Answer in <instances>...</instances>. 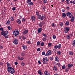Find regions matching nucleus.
I'll return each instance as SVG.
<instances>
[{
    "instance_id": "f257e3e1",
    "label": "nucleus",
    "mask_w": 75,
    "mask_h": 75,
    "mask_svg": "<svg viewBox=\"0 0 75 75\" xmlns=\"http://www.w3.org/2000/svg\"><path fill=\"white\" fill-rule=\"evenodd\" d=\"M7 71L11 73L12 74H13L15 72L14 69L10 67H9L7 68Z\"/></svg>"
},
{
    "instance_id": "f03ea898",
    "label": "nucleus",
    "mask_w": 75,
    "mask_h": 75,
    "mask_svg": "<svg viewBox=\"0 0 75 75\" xmlns=\"http://www.w3.org/2000/svg\"><path fill=\"white\" fill-rule=\"evenodd\" d=\"M8 31H2L1 32V34L3 36L5 37L6 35H7V34H8Z\"/></svg>"
},
{
    "instance_id": "7ed1b4c3",
    "label": "nucleus",
    "mask_w": 75,
    "mask_h": 75,
    "mask_svg": "<svg viewBox=\"0 0 75 75\" xmlns=\"http://www.w3.org/2000/svg\"><path fill=\"white\" fill-rule=\"evenodd\" d=\"M13 35L15 36H17L18 35V30H16L13 31Z\"/></svg>"
},
{
    "instance_id": "20e7f679",
    "label": "nucleus",
    "mask_w": 75,
    "mask_h": 75,
    "mask_svg": "<svg viewBox=\"0 0 75 75\" xmlns=\"http://www.w3.org/2000/svg\"><path fill=\"white\" fill-rule=\"evenodd\" d=\"M69 28L68 27H66L64 28V31L65 33H67L69 31Z\"/></svg>"
},
{
    "instance_id": "39448f33",
    "label": "nucleus",
    "mask_w": 75,
    "mask_h": 75,
    "mask_svg": "<svg viewBox=\"0 0 75 75\" xmlns=\"http://www.w3.org/2000/svg\"><path fill=\"white\" fill-rule=\"evenodd\" d=\"M54 48L56 49H60V48H61V45L59 44L58 45H56L54 46Z\"/></svg>"
},
{
    "instance_id": "423d86ee",
    "label": "nucleus",
    "mask_w": 75,
    "mask_h": 75,
    "mask_svg": "<svg viewBox=\"0 0 75 75\" xmlns=\"http://www.w3.org/2000/svg\"><path fill=\"white\" fill-rule=\"evenodd\" d=\"M52 52L51 51V50H48L47 51V52L46 53L45 56H47L48 55H50L51 54Z\"/></svg>"
},
{
    "instance_id": "0eeeda50",
    "label": "nucleus",
    "mask_w": 75,
    "mask_h": 75,
    "mask_svg": "<svg viewBox=\"0 0 75 75\" xmlns=\"http://www.w3.org/2000/svg\"><path fill=\"white\" fill-rule=\"evenodd\" d=\"M67 16H68L69 18H71V16H73V15L70 12H67L66 13Z\"/></svg>"
},
{
    "instance_id": "6e6552de",
    "label": "nucleus",
    "mask_w": 75,
    "mask_h": 75,
    "mask_svg": "<svg viewBox=\"0 0 75 75\" xmlns=\"http://www.w3.org/2000/svg\"><path fill=\"white\" fill-rule=\"evenodd\" d=\"M45 18V17L43 15L42 16L40 15L39 17H38V19H40V20H43Z\"/></svg>"
},
{
    "instance_id": "1a4fd4ad",
    "label": "nucleus",
    "mask_w": 75,
    "mask_h": 75,
    "mask_svg": "<svg viewBox=\"0 0 75 75\" xmlns=\"http://www.w3.org/2000/svg\"><path fill=\"white\" fill-rule=\"evenodd\" d=\"M27 3L29 4H30L31 6L33 5V2H31V0L27 1Z\"/></svg>"
},
{
    "instance_id": "9d476101",
    "label": "nucleus",
    "mask_w": 75,
    "mask_h": 75,
    "mask_svg": "<svg viewBox=\"0 0 75 75\" xmlns=\"http://www.w3.org/2000/svg\"><path fill=\"white\" fill-rule=\"evenodd\" d=\"M43 63V64H47V61H48V59H47L46 60H45V59H42Z\"/></svg>"
},
{
    "instance_id": "9b49d317",
    "label": "nucleus",
    "mask_w": 75,
    "mask_h": 75,
    "mask_svg": "<svg viewBox=\"0 0 75 75\" xmlns=\"http://www.w3.org/2000/svg\"><path fill=\"white\" fill-rule=\"evenodd\" d=\"M18 40L17 39H15L14 40H13V43L15 44H18Z\"/></svg>"
},
{
    "instance_id": "f8f14e48",
    "label": "nucleus",
    "mask_w": 75,
    "mask_h": 75,
    "mask_svg": "<svg viewBox=\"0 0 75 75\" xmlns=\"http://www.w3.org/2000/svg\"><path fill=\"white\" fill-rule=\"evenodd\" d=\"M38 33H41V31H42V28H38Z\"/></svg>"
},
{
    "instance_id": "ddd939ff",
    "label": "nucleus",
    "mask_w": 75,
    "mask_h": 75,
    "mask_svg": "<svg viewBox=\"0 0 75 75\" xmlns=\"http://www.w3.org/2000/svg\"><path fill=\"white\" fill-rule=\"evenodd\" d=\"M31 20H32V21H35V17L34 16H31Z\"/></svg>"
},
{
    "instance_id": "4468645a",
    "label": "nucleus",
    "mask_w": 75,
    "mask_h": 75,
    "mask_svg": "<svg viewBox=\"0 0 75 75\" xmlns=\"http://www.w3.org/2000/svg\"><path fill=\"white\" fill-rule=\"evenodd\" d=\"M71 22H74V21H75V18H74V16H71Z\"/></svg>"
},
{
    "instance_id": "2eb2a0df",
    "label": "nucleus",
    "mask_w": 75,
    "mask_h": 75,
    "mask_svg": "<svg viewBox=\"0 0 75 75\" xmlns=\"http://www.w3.org/2000/svg\"><path fill=\"white\" fill-rule=\"evenodd\" d=\"M44 74L45 75H50V73H48V71H45L44 73Z\"/></svg>"
},
{
    "instance_id": "dca6fc26",
    "label": "nucleus",
    "mask_w": 75,
    "mask_h": 75,
    "mask_svg": "<svg viewBox=\"0 0 75 75\" xmlns=\"http://www.w3.org/2000/svg\"><path fill=\"white\" fill-rule=\"evenodd\" d=\"M67 66L68 67H69V68H71V67H73V65L72 64H71H71H68Z\"/></svg>"
},
{
    "instance_id": "f3484780",
    "label": "nucleus",
    "mask_w": 75,
    "mask_h": 75,
    "mask_svg": "<svg viewBox=\"0 0 75 75\" xmlns=\"http://www.w3.org/2000/svg\"><path fill=\"white\" fill-rule=\"evenodd\" d=\"M39 27H42V26H43V24L42 23H40L38 24Z\"/></svg>"
},
{
    "instance_id": "a211bd4d",
    "label": "nucleus",
    "mask_w": 75,
    "mask_h": 75,
    "mask_svg": "<svg viewBox=\"0 0 75 75\" xmlns=\"http://www.w3.org/2000/svg\"><path fill=\"white\" fill-rule=\"evenodd\" d=\"M38 73L40 75H42V73L41 71V70H39L38 72Z\"/></svg>"
},
{
    "instance_id": "6ab92c4d",
    "label": "nucleus",
    "mask_w": 75,
    "mask_h": 75,
    "mask_svg": "<svg viewBox=\"0 0 75 75\" xmlns=\"http://www.w3.org/2000/svg\"><path fill=\"white\" fill-rule=\"evenodd\" d=\"M53 70H54V71H57V67H55V66H54V67L53 68Z\"/></svg>"
},
{
    "instance_id": "aec40b11",
    "label": "nucleus",
    "mask_w": 75,
    "mask_h": 75,
    "mask_svg": "<svg viewBox=\"0 0 75 75\" xmlns=\"http://www.w3.org/2000/svg\"><path fill=\"white\" fill-rule=\"evenodd\" d=\"M70 69V68H69V67L65 69V71L66 72H68V71H69V69Z\"/></svg>"
},
{
    "instance_id": "412c9836",
    "label": "nucleus",
    "mask_w": 75,
    "mask_h": 75,
    "mask_svg": "<svg viewBox=\"0 0 75 75\" xmlns=\"http://www.w3.org/2000/svg\"><path fill=\"white\" fill-rule=\"evenodd\" d=\"M62 17L63 18H65L66 17V14L65 13H62Z\"/></svg>"
},
{
    "instance_id": "4be33fe9",
    "label": "nucleus",
    "mask_w": 75,
    "mask_h": 75,
    "mask_svg": "<svg viewBox=\"0 0 75 75\" xmlns=\"http://www.w3.org/2000/svg\"><path fill=\"white\" fill-rule=\"evenodd\" d=\"M28 30H25L23 32V33L24 34H27V33H28Z\"/></svg>"
},
{
    "instance_id": "5701e85b",
    "label": "nucleus",
    "mask_w": 75,
    "mask_h": 75,
    "mask_svg": "<svg viewBox=\"0 0 75 75\" xmlns=\"http://www.w3.org/2000/svg\"><path fill=\"white\" fill-rule=\"evenodd\" d=\"M65 25L67 26V25H68L69 24V21H67L65 23Z\"/></svg>"
},
{
    "instance_id": "b1692460",
    "label": "nucleus",
    "mask_w": 75,
    "mask_h": 75,
    "mask_svg": "<svg viewBox=\"0 0 75 75\" xmlns=\"http://www.w3.org/2000/svg\"><path fill=\"white\" fill-rule=\"evenodd\" d=\"M17 22L18 23V24H21V21L19 19H18L17 21Z\"/></svg>"
},
{
    "instance_id": "393cba45",
    "label": "nucleus",
    "mask_w": 75,
    "mask_h": 75,
    "mask_svg": "<svg viewBox=\"0 0 75 75\" xmlns=\"http://www.w3.org/2000/svg\"><path fill=\"white\" fill-rule=\"evenodd\" d=\"M55 60L56 61H57V62H59V60H58V57H56L55 58Z\"/></svg>"
},
{
    "instance_id": "a878e982",
    "label": "nucleus",
    "mask_w": 75,
    "mask_h": 75,
    "mask_svg": "<svg viewBox=\"0 0 75 75\" xmlns=\"http://www.w3.org/2000/svg\"><path fill=\"white\" fill-rule=\"evenodd\" d=\"M69 54L70 55H73V52L72 51H69Z\"/></svg>"
},
{
    "instance_id": "bb28decb",
    "label": "nucleus",
    "mask_w": 75,
    "mask_h": 75,
    "mask_svg": "<svg viewBox=\"0 0 75 75\" xmlns=\"http://www.w3.org/2000/svg\"><path fill=\"white\" fill-rule=\"evenodd\" d=\"M23 50H26L27 49V46H22Z\"/></svg>"
},
{
    "instance_id": "cd10ccee",
    "label": "nucleus",
    "mask_w": 75,
    "mask_h": 75,
    "mask_svg": "<svg viewBox=\"0 0 75 75\" xmlns=\"http://www.w3.org/2000/svg\"><path fill=\"white\" fill-rule=\"evenodd\" d=\"M72 45L74 47H75V40H74L73 41V43H72Z\"/></svg>"
},
{
    "instance_id": "c85d7f7f",
    "label": "nucleus",
    "mask_w": 75,
    "mask_h": 75,
    "mask_svg": "<svg viewBox=\"0 0 75 75\" xmlns=\"http://www.w3.org/2000/svg\"><path fill=\"white\" fill-rule=\"evenodd\" d=\"M66 37L68 39H70V38H71V36L69 35H67Z\"/></svg>"
},
{
    "instance_id": "c756f323",
    "label": "nucleus",
    "mask_w": 75,
    "mask_h": 75,
    "mask_svg": "<svg viewBox=\"0 0 75 75\" xmlns=\"http://www.w3.org/2000/svg\"><path fill=\"white\" fill-rule=\"evenodd\" d=\"M40 44H41V43H40V42L39 41H38L37 42V45H40Z\"/></svg>"
},
{
    "instance_id": "7c9ffc66",
    "label": "nucleus",
    "mask_w": 75,
    "mask_h": 75,
    "mask_svg": "<svg viewBox=\"0 0 75 75\" xmlns=\"http://www.w3.org/2000/svg\"><path fill=\"white\" fill-rule=\"evenodd\" d=\"M10 23V21H8L6 22L7 24H9Z\"/></svg>"
},
{
    "instance_id": "2f4dec72",
    "label": "nucleus",
    "mask_w": 75,
    "mask_h": 75,
    "mask_svg": "<svg viewBox=\"0 0 75 75\" xmlns=\"http://www.w3.org/2000/svg\"><path fill=\"white\" fill-rule=\"evenodd\" d=\"M52 45V43H49L48 44V47H51Z\"/></svg>"
},
{
    "instance_id": "473e14b6",
    "label": "nucleus",
    "mask_w": 75,
    "mask_h": 75,
    "mask_svg": "<svg viewBox=\"0 0 75 75\" xmlns=\"http://www.w3.org/2000/svg\"><path fill=\"white\" fill-rule=\"evenodd\" d=\"M57 54H58V55H61V52L60 51H58L57 52Z\"/></svg>"
},
{
    "instance_id": "72a5a7b5",
    "label": "nucleus",
    "mask_w": 75,
    "mask_h": 75,
    "mask_svg": "<svg viewBox=\"0 0 75 75\" xmlns=\"http://www.w3.org/2000/svg\"><path fill=\"white\" fill-rule=\"evenodd\" d=\"M65 68V65H63L62 66V69H64Z\"/></svg>"
},
{
    "instance_id": "f704fd0d",
    "label": "nucleus",
    "mask_w": 75,
    "mask_h": 75,
    "mask_svg": "<svg viewBox=\"0 0 75 75\" xmlns=\"http://www.w3.org/2000/svg\"><path fill=\"white\" fill-rule=\"evenodd\" d=\"M11 21H13L14 20V18L13 17H12L11 18Z\"/></svg>"
},
{
    "instance_id": "c9c22d12",
    "label": "nucleus",
    "mask_w": 75,
    "mask_h": 75,
    "mask_svg": "<svg viewBox=\"0 0 75 75\" xmlns=\"http://www.w3.org/2000/svg\"><path fill=\"white\" fill-rule=\"evenodd\" d=\"M47 34H46L42 33V35L45 37H47Z\"/></svg>"
},
{
    "instance_id": "e433bc0d",
    "label": "nucleus",
    "mask_w": 75,
    "mask_h": 75,
    "mask_svg": "<svg viewBox=\"0 0 75 75\" xmlns=\"http://www.w3.org/2000/svg\"><path fill=\"white\" fill-rule=\"evenodd\" d=\"M36 15L37 16H39V17H40V14H39V12H36Z\"/></svg>"
},
{
    "instance_id": "4c0bfd02",
    "label": "nucleus",
    "mask_w": 75,
    "mask_h": 75,
    "mask_svg": "<svg viewBox=\"0 0 75 75\" xmlns=\"http://www.w3.org/2000/svg\"><path fill=\"white\" fill-rule=\"evenodd\" d=\"M41 46H42H42H44V43L43 42H42L41 43Z\"/></svg>"
},
{
    "instance_id": "58836bf2",
    "label": "nucleus",
    "mask_w": 75,
    "mask_h": 75,
    "mask_svg": "<svg viewBox=\"0 0 75 75\" xmlns=\"http://www.w3.org/2000/svg\"><path fill=\"white\" fill-rule=\"evenodd\" d=\"M59 25H60V26H61V27H62V25H63V23L62 22L60 23H59Z\"/></svg>"
},
{
    "instance_id": "ea45409f",
    "label": "nucleus",
    "mask_w": 75,
    "mask_h": 75,
    "mask_svg": "<svg viewBox=\"0 0 75 75\" xmlns=\"http://www.w3.org/2000/svg\"><path fill=\"white\" fill-rule=\"evenodd\" d=\"M27 44H30L31 43L30 40L27 41Z\"/></svg>"
},
{
    "instance_id": "a19ab883",
    "label": "nucleus",
    "mask_w": 75,
    "mask_h": 75,
    "mask_svg": "<svg viewBox=\"0 0 75 75\" xmlns=\"http://www.w3.org/2000/svg\"><path fill=\"white\" fill-rule=\"evenodd\" d=\"M53 58H53V57H51L50 58V60H51V61H52V60H53Z\"/></svg>"
},
{
    "instance_id": "79ce46f5",
    "label": "nucleus",
    "mask_w": 75,
    "mask_h": 75,
    "mask_svg": "<svg viewBox=\"0 0 75 75\" xmlns=\"http://www.w3.org/2000/svg\"><path fill=\"white\" fill-rule=\"evenodd\" d=\"M42 40L43 41H46V38H43Z\"/></svg>"
},
{
    "instance_id": "37998d69",
    "label": "nucleus",
    "mask_w": 75,
    "mask_h": 75,
    "mask_svg": "<svg viewBox=\"0 0 75 75\" xmlns=\"http://www.w3.org/2000/svg\"><path fill=\"white\" fill-rule=\"evenodd\" d=\"M21 55L22 56H24L25 55V53H22L21 54Z\"/></svg>"
},
{
    "instance_id": "c03bdc74",
    "label": "nucleus",
    "mask_w": 75,
    "mask_h": 75,
    "mask_svg": "<svg viewBox=\"0 0 75 75\" xmlns=\"http://www.w3.org/2000/svg\"><path fill=\"white\" fill-rule=\"evenodd\" d=\"M0 30L2 31H4V30H3V28H0Z\"/></svg>"
},
{
    "instance_id": "a18cd8bd",
    "label": "nucleus",
    "mask_w": 75,
    "mask_h": 75,
    "mask_svg": "<svg viewBox=\"0 0 75 75\" xmlns=\"http://www.w3.org/2000/svg\"><path fill=\"white\" fill-rule=\"evenodd\" d=\"M45 52H42V55H45Z\"/></svg>"
},
{
    "instance_id": "49530a36",
    "label": "nucleus",
    "mask_w": 75,
    "mask_h": 75,
    "mask_svg": "<svg viewBox=\"0 0 75 75\" xmlns=\"http://www.w3.org/2000/svg\"><path fill=\"white\" fill-rule=\"evenodd\" d=\"M22 38H23V40H25V39H26V38L24 36H22Z\"/></svg>"
},
{
    "instance_id": "de8ad7c7",
    "label": "nucleus",
    "mask_w": 75,
    "mask_h": 75,
    "mask_svg": "<svg viewBox=\"0 0 75 75\" xmlns=\"http://www.w3.org/2000/svg\"><path fill=\"white\" fill-rule=\"evenodd\" d=\"M15 10H16V7H14L12 8V10H13V11H14Z\"/></svg>"
},
{
    "instance_id": "09e8293b",
    "label": "nucleus",
    "mask_w": 75,
    "mask_h": 75,
    "mask_svg": "<svg viewBox=\"0 0 75 75\" xmlns=\"http://www.w3.org/2000/svg\"><path fill=\"white\" fill-rule=\"evenodd\" d=\"M43 2L44 3H47V0H43Z\"/></svg>"
},
{
    "instance_id": "8fccbe9b",
    "label": "nucleus",
    "mask_w": 75,
    "mask_h": 75,
    "mask_svg": "<svg viewBox=\"0 0 75 75\" xmlns=\"http://www.w3.org/2000/svg\"><path fill=\"white\" fill-rule=\"evenodd\" d=\"M21 64L22 66H24L25 65L24 63H23V62L21 63Z\"/></svg>"
},
{
    "instance_id": "3c124183",
    "label": "nucleus",
    "mask_w": 75,
    "mask_h": 75,
    "mask_svg": "<svg viewBox=\"0 0 75 75\" xmlns=\"http://www.w3.org/2000/svg\"><path fill=\"white\" fill-rule=\"evenodd\" d=\"M53 38L54 39L56 38V36L55 35H53Z\"/></svg>"
},
{
    "instance_id": "603ef678",
    "label": "nucleus",
    "mask_w": 75,
    "mask_h": 75,
    "mask_svg": "<svg viewBox=\"0 0 75 75\" xmlns=\"http://www.w3.org/2000/svg\"><path fill=\"white\" fill-rule=\"evenodd\" d=\"M41 50V49L40 48H38L37 49V51H40Z\"/></svg>"
},
{
    "instance_id": "864d4df0",
    "label": "nucleus",
    "mask_w": 75,
    "mask_h": 75,
    "mask_svg": "<svg viewBox=\"0 0 75 75\" xmlns=\"http://www.w3.org/2000/svg\"><path fill=\"white\" fill-rule=\"evenodd\" d=\"M38 62L39 64H41V61H38Z\"/></svg>"
},
{
    "instance_id": "5fc2aeb1",
    "label": "nucleus",
    "mask_w": 75,
    "mask_h": 75,
    "mask_svg": "<svg viewBox=\"0 0 75 75\" xmlns=\"http://www.w3.org/2000/svg\"><path fill=\"white\" fill-rule=\"evenodd\" d=\"M8 30H11V28H10V26H8Z\"/></svg>"
},
{
    "instance_id": "6e6d98bb",
    "label": "nucleus",
    "mask_w": 75,
    "mask_h": 75,
    "mask_svg": "<svg viewBox=\"0 0 75 75\" xmlns=\"http://www.w3.org/2000/svg\"><path fill=\"white\" fill-rule=\"evenodd\" d=\"M15 64L16 65H17V64H18V62H15Z\"/></svg>"
},
{
    "instance_id": "4d7b16f0",
    "label": "nucleus",
    "mask_w": 75,
    "mask_h": 75,
    "mask_svg": "<svg viewBox=\"0 0 75 75\" xmlns=\"http://www.w3.org/2000/svg\"><path fill=\"white\" fill-rule=\"evenodd\" d=\"M18 58L19 60H21V58H20V57H18Z\"/></svg>"
},
{
    "instance_id": "13d9d810",
    "label": "nucleus",
    "mask_w": 75,
    "mask_h": 75,
    "mask_svg": "<svg viewBox=\"0 0 75 75\" xmlns=\"http://www.w3.org/2000/svg\"><path fill=\"white\" fill-rule=\"evenodd\" d=\"M66 9H67V10H69V6H67L66 8Z\"/></svg>"
},
{
    "instance_id": "bf43d9fd",
    "label": "nucleus",
    "mask_w": 75,
    "mask_h": 75,
    "mask_svg": "<svg viewBox=\"0 0 75 75\" xmlns=\"http://www.w3.org/2000/svg\"><path fill=\"white\" fill-rule=\"evenodd\" d=\"M25 21V19L24 18H23L22 21Z\"/></svg>"
},
{
    "instance_id": "052dcab7",
    "label": "nucleus",
    "mask_w": 75,
    "mask_h": 75,
    "mask_svg": "<svg viewBox=\"0 0 75 75\" xmlns=\"http://www.w3.org/2000/svg\"><path fill=\"white\" fill-rule=\"evenodd\" d=\"M69 35H70V37H71H71L73 36V35H72V34H70Z\"/></svg>"
},
{
    "instance_id": "680f3d73",
    "label": "nucleus",
    "mask_w": 75,
    "mask_h": 75,
    "mask_svg": "<svg viewBox=\"0 0 75 75\" xmlns=\"http://www.w3.org/2000/svg\"><path fill=\"white\" fill-rule=\"evenodd\" d=\"M52 27H54V23H53L52 24Z\"/></svg>"
},
{
    "instance_id": "e2e57ef3",
    "label": "nucleus",
    "mask_w": 75,
    "mask_h": 75,
    "mask_svg": "<svg viewBox=\"0 0 75 75\" xmlns=\"http://www.w3.org/2000/svg\"><path fill=\"white\" fill-rule=\"evenodd\" d=\"M66 2H67V4H69V2L68 1H66Z\"/></svg>"
},
{
    "instance_id": "0e129e2a",
    "label": "nucleus",
    "mask_w": 75,
    "mask_h": 75,
    "mask_svg": "<svg viewBox=\"0 0 75 75\" xmlns=\"http://www.w3.org/2000/svg\"><path fill=\"white\" fill-rule=\"evenodd\" d=\"M6 64H7V66H9V63H8V62H7L6 63Z\"/></svg>"
},
{
    "instance_id": "69168bd1",
    "label": "nucleus",
    "mask_w": 75,
    "mask_h": 75,
    "mask_svg": "<svg viewBox=\"0 0 75 75\" xmlns=\"http://www.w3.org/2000/svg\"><path fill=\"white\" fill-rule=\"evenodd\" d=\"M53 52H54V53H55V50L53 49V51H52Z\"/></svg>"
},
{
    "instance_id": "338daca9",
    "label": "nucleus",
    "mask_w": 75,
    "mask_h": 75,
    "mask_svg": "<svg viewBox=\"0 0 75 75\" xmlns=\"http://www.w3.org/2000/svg\"><path fill=\"white\" fill-rule=\"evenodd\" d=\"M62 12H65V10H64V9H62Z\"/></svg>"
},
{
    "instance_id": "774afa93",
    "label": "nucleus",
    "mask_w": 75,
    "mask_h": 75,
    "mask_svg": "<svg viewBox=\"0 0 75 75\" xmlns=\"http://www.w3.org/2000/svg\"><path fill=\"white\" fill-rule=\"evenodd\" d=\"M21 60H23V59H24V58H23V57H21Z\"/></svg>"
}]
</instances>
